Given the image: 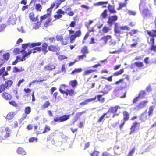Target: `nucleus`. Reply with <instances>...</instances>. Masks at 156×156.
<instances>
[{
	"label": "nucleus",
	"mask_w": 156,
	"mask_h": 156,
	"mask_svg": "<svg viewBox=\"0 0 156 156\" xmlns=\"http://www.w3.org/2000/svg\"><path fill=\"white\" fill-rule=\"evenodd\" d=\"M50 21L51 20L49 19H48L46 21L44 24V26L46 28L48 25H51V23Z\"/></svg>",
	"instance_id": "41"
},
{
	"label": "nucleus",
	"mask_w": 156,
	"mask_h": 156,
	"mask_svg": "<svg viewBox=\"0 0 156 156\" xmlns=\"http://www.w3.org/2000/svg\"><path fill=\"white\" fill-rule=\"evenodd\" d=\"M121 108L120 107L118 106H115L114 107H110L109 108L107 112V114L108 113H115L116 112L118 109H120Z\"/></svg>",
	"instance_id": "8"
},
{
	"label": "nucleus",
	"mask_w": 156,
	"mask_h": 156,
	"mask_svg": "<svg viewBox=\"0 0 156 156\" xmlns=\"http://www.w3.org/2000/svg\"><path fill=\"white\" fill-rule=\"evenodd\" d=\"M151 50L156 52V46L154 44L151 45Z\"/></svg>",
	"instance_id": "64"
},
{
	"label": "nucleus",
	"mask_w": 156,
	"mask_h": 156,
	"mask_svg": "<svg viewBox=\"0 0 156 156\" xmlns=\"http://www.w3.org/2000/svg\"><path fill=\"white\" fill-rule=\"evenodd\" d=\"M56 38L57 41L60 42L62 41L63 40V37L61 35H56Z\"/></svg>",
	"instance_id": "33"
},
{
	"label": "nucleus",
	"mask_w": 156,
	"mask_h": 156,
	"mask_svg": "<svg viewBox=\"0 0 156 156\" xmlns=\"http://www.w3.org/2000/svg\"><path fill=\"white\" fill-rule=\"evenodd\" d=\"M55 68V66L54 64H53L52 63H49L45 66L44 69L46 70H51L54 69Z\"/></svg>",
	"instance_id": "11"
},
{
	"label": "nucleus",
	"mask_w": 156,
	"mask_h": 156,
	"mask_svg": "<svg viewBox=\"0 0 156 156\" xmlns=\"http://www.w3.org/2000/svg\"><path fill=\"white\" fill-rule=\"evenodd\" d=\"M147 115L146 113L142 114L140 117V119L143 121H145L147 119Z\"/></svg>",
	"instance_id": "19"
},
{
	"label": "nucleus",
	"mask_w": 156,
	"mask_h": 156,
	"mask_svg": "<svg viewBox=\"0 0 156 156\" xmlns=\"http://www.w3.org/2000/svg\"><path fill=\"white\" fill-rule=\"evenodd\" d=\"M97 96H95L94 98H91L90 99H87L85 100V101L86 104H87L89 103L92 102L93 101L95 100L96 99Z\"/></svg>",
	"instance_id": "36"
},
{
	"label": "nucleus",
	"mask_w": 156,
	"mask_h": 156,
	"mask_svg": "<svg viewBox=\"0 0 156 156\" xmlns=\"http://www.w3.org/2000/svg\"><path fill=\"white\" fill-rule=\"evenodd\" d=\"M118 17L116 16L115 15L109 17L108 23L109 24H112L113 23L117 20Z\"/></svg>",
	"instance_id": "10"
},
{
	"label": "nucleus",
	"mask_w": 156,
	"mask_h": 156,
	"mask_svg": "<svg viewBox=\"0 0 156 156\" xmlns=\"http://www.w3.org/2000/svg\"><path fill=\"white\" fill-rule=\"evenodd\" d=\"M14 52L16 54H19L20 52H22V54H23V53L24 52H23V50H21L18 48L15 49L14 50ZM25 52H27L25 51Z\"/></svg>",
	"instance_id": "37"
},
{
	"label": "nucleus",
	"mask_w": 156,
	"mask_h": 156,
	"mask_svg": "<svg viewBox=\"0 0 156 156\" xmlns=\"http://www.w3.org/2000/svg\"><path fill=\"white\" fill-rule=\"evenodd\" d=\"M50 105V103L49 101H46L41 106V108L44 110L48 108Z\"/></svg>",
	"instance_id": "21"
},
{
	"label": "nucleus",
	"mask_w": 156,
	"mask_h": 156,
	"mask_svg": "<svg viewBox=\"0 0 156 156\" xmlns=\"http://www.w3.org/2000/svg\"><path fill=\"white\" fill-rule=\"evenodd\" d=\"M14 116V113L11 112L8 113L7 115V118L9 119H12Z\"/></svg>",
	"instance_id": "25"
},
{
	"label": "nucleus",
	"mask_w": 156,
	"mask_h": 156,
	"mask_svg": "<svg viewBox=\"0 0 156 156\" xmlns=\"http://www.w3.org/2000/svg\"><path fill=\"white\" fill-rule=\"evenodd\" d=\"M154 108V106H151L149 108V110L148 112V115L149 116L152 113L153 110Z\"/></svg>",
	"instance_id": "42"
},
{
	"label": "nucleus",
	"mask_w": 156,
	"mask_h": 156,
	"mask_svg": "<svg viewBox=\"0 0 156 156\" xmlns=\"http://www.w3.org/2000/svg\"><path fill=\"white\" fill-rule=\"evenodd\" d=\"M32 52L31 51H29L28 52H24L23 53V55L22 57L20 56H17L16 57V59L15 61H14L12 65H15L18 62L20 61H25L26 59V57L29 55Z\"/></svg>",
	"instance_id": "4"
},
{
	"label": "nucleus",
	"mask_w": 156,
	"mask_h": 156,
	"mask_svg": "<svg viewBox=\"0 0 156 156\" xmlns=\"http://www.w3.org/2000/svg\"><path fill=\"white\" fill-rule=\"evenodd\" d=\"M130 29L129 27L127 26H119V24L116 23L115 24L114 31L115 34H120L123 33V30H128Z\"/></svg>",
	"instance_id": "3"
},
{
	"label": "nucleus",
	"mask_w": 156,
	"mask_h": 156,
	"mask_svg": "<svg viewBox=\"0 0 156 156\" xmlns=\"http://www.w3.org/2000/svg\"><path fill=\"white\" fill-rule=\"evenodd\" d=\"M42 48L41 47V50L43 51V52L45 54L48 51L47 50V47L48 45L46 43H44L42 45Z\"/></svg>",
	"instance_id": "17"
},
{
	"label": "nucleus",
	"mask_w": 156,
	"mask_h": 156,
	"mask_svg": "<svg viewBox=\"0 0 156 156\" xmlns=\"http://www.w3.org/2000/svg\"><path fill=\"white\" fill-rule=\"evenodd\" d=\"M137 124V122H135L132 125L131 128V131L130 133V134H132V133L134 131L135 128L136 127Z\"/></svg>",
	"instance_id": "34"
},
{
	"label": "nucleus",
	"mask_w": 156,
	"mask_h": 156,
	"mask_svg": "<svg viewBox=\"0 0 156 156\" xmlns=\"http://www.w3.org/2000/svg\"><path fill=\"white\" fill-rule=\"evenodd\" d=\"M10 57V54L9 53H6L5 54L3 55V58L6 60H8V59Z\"/></svg>",
	"instance_id": "38"
},
{
	"label": "nucleus",
	"mask_w": 156,
	"mask_h": 156,
	"mask_svg": "<svg viewBox=\"0 0 156 156\" xmlns=\"http://www.w3.org/2000/svg\"><path fill=\"white\" fill-rule=\"evenodd\" d=\"M81 52L83 53V55L85 54H87L88 53V51L87 48L86 46L83 47L81 50Z\"/></svg>",
	"instance_id": "30"
},
{
	"label": "nucleus",
	"mask_w": 156,
	"mask_h": 156,
	"mask_svg": "<svg viewBox=\"0 0 156 156\" xmlns=\"http://www.w3.org/2000/svg\"><path fill=\"white\" fill-rule=\"evenodd\" d=\"M126 5V4L125 3H119V7L117 9V10H119L121 9L122 7H125Z\"/></svg>",
	"instance_id": "52"
},
{
	"label": "nucleus",
	"mask_w": 156,
	"mask_h": 156,
	"mask_svg": "<svg viewBox=\"0 0 156 156\" xmlns=\"http://www.w3.org/2000/svg\"><path fill=\"white\" fill-rule=\"evenodd\" d=\"M18 31L22 33H25V31L23 29V27H21L20 28H17Z\"/></svg>",
	"instance_id": "59"
},
{
	"label": "nucleus",
	"mask_w": 156,
	"mask_h": 156,
	"mask_svg": "<svg viewBox=\"0 0 156 156\" xmlns=\"http://www.w3.org/2000/svg\"><path fill=\"white\" fill-rule=\"evenodd\" d=\"M31 112V108L30 107H27L25 108V112L27 114H29Z\"/></svg>",
	"instance_id": "45"
},
{
	"label": "nucleus",
	"mask_w": 156,
	"mask_h": 156,
	"mask_svg": "<svg viewBox=\"0 0 156 156\" xmlns=\"http://www.w3.org/2000/svg\"><path fill=\"white\" fill-rule=\"evenodd\" d=\"M124 69H120V70L116 72H115L113 74V76H118L119 75H120L123 72Z\"/></svg>",
	"instance_id": "28"
},
{
	"label": "nucleus",
	"mask_w": 156,
	"mask_h": 156,
	"mask_svg": "<svg viewBox=\"0 0 156 156\" xmlns=\"http://www.w3.org/2000/svg\"><path fill=\"white\" fill-rule=\"evenodd\" d=\"M134 64L137 67H140L144 66V64L142 62H135Z\"/></svg>",
	"instance_id": "44"
},
{
	"label": "nucleus",
	"mask_w": 156,
	"mask_h": 156,
	"mask_svg": "<svg viewBox=\"0 0 156 156\" xmlns=\"http://www.w3.org/2000/svg\"><path fill=\"white\" fill-rule=\"evenodd\" d=\"M113 76V75L111 76H110L108 78L105 77H101V79H105L109 81H112V77Z\"/></svg>",
	"instance_id": "50"
},
{
	"label": "nucleus",
	"mask_w": 156,
	"mask_h": 156,
	"mask_svg": "<svg viewBox=\"0 0 156 156\" xmlns=\"http://www.w3.org/2000/svg\"><path fill=\"white\" fill-rule=\"evenodd\" d=\"M48 15L47 14L44 15L43 16H41V21L42 20H44L46 19Z\"/></svg>",
	"instance_id": "62"
},
{
	"label": "nucleus",
	"mask_w": 156,
	"mask_h": 156,
	"mask_svg": "<svg viewBox=\"0 0 156 156\" xmlns=\"http://www.w3.org/2000/svg\"><path fill=\"white\" fill-rule=\"evenodd\" d=\"M37 138L34 137H31L30 138L29 140V141L30 142H33L34 140H36V142H37Z\"/></svg>",
	"instance_id": "60"
},
{
	"label": "nucleus",
	"mask_w": 156,
	"mask_h": 156,
	"mask_svg": "<svg viewBox=\"0 0 156 156\" xmlns=\"http://www.w3.org/2000/svg\"><path fill=\"white\" fill-rule=\"evenodd\" d=\"M109 45L112 46H114L116 44V42L115 40H111L109 42Z\"/></svg>",
	"instance_id": "53"
},
{
	"label": "nucleus",
	"mask_w": 156,
	"mask_h": 156,
	"mask_svg": "<svg viewBox=\"0 0 156 156\" xmlns=\"http://www.w3.org/2000/svg\"><path fill=\"white\" fill-rule=\"evenodd\" d=\"M74 91L72 89L66 90L65 91V94L67 95H69V96H71L74 94Z\"/></svg>",
	"instance_id": "18"
},
{
	"label": "nucleus",
	"mask_w": 156,
	"mask_h": 156,
	"mask_svg": "<svg viewBox=\"0 0 156 156\" xmlns=\"http://www.w3.org/2000/svg\"><path fill=\"white\" fill-rule=\"evenodd\" d=\"M95 70L90 69L85 71L83 73V75H88L92 73L93 72L95 71Z\"/></svg>",
	"instance_id": "24"
},
{
	"label": "nucleus",
	"mask_w": 156,
	"mask_h": 156,
	"mask_svg": "<svg viewBox=\"0 0 156 156\" xmlns=\"http://www.w3.org/2000/svg\"><path fill=\"white\" fill-rule=\"evenodd\" d=\"M17 153L19 154L22 155L26 154V152L24 151L23 149L22 148L19 147L17 150Z\"/></svg>",
	"instance_id": "15"
},
{
	"label": "nucleus",
	"mask_w": 156,
	"mask_h": 156,
	"mask_svg": "<svg viewBox=\"0 0 156 156\" xmlns=\"http://www.w3.org/2000/svg\"><path fill=\"white\" fill-rule=\"evenodd\" d=\"M135 150V147H133L130 150L127 156H132L134 153Z\"/></svg>",
	"instance_id": "39"
},
{
	"label": "nucleus",
	"mask_w": 156,
	"mask_h": 156,
	"mask_svg": "<svg viewBox=\"0 0 156 156\" xmlns=\"http://www.w3.org/2000/svg\"><path fill=\"white\" fill-rule=\"evenodd\" d=\"M13 83V81L11 80H9L6 81L4 84L5 86V87L6 88V89H8L12 85Z\"/></svg>",
	"instance_id": "12"
},
{
	"label": "nucleus",
	"mask_w": 156,
	"mask_h": 156,
	"mask_svg": "<svg viewBox=\"0 0 156 156\" xmlns=\"http://www.w3.org/2000/svg\"><path fill=\"white\" fill-rule=\"evenodd\" d=\"M82 71V69L81 68H76L72 71L71 74H73L75 73H80Z\"/></svg>",
	"instance_id": "32"
},
{
	"label": "nucleus",
	"mask_w": 156,
	"mask_h": 156,
	"mask_svg": "<svg viewBox=\"0 0 156 156\" xmlns=\"http://www.w3.org/2000/svg\"><path fill=\"white\" fill-rule=\"evenodd\" d=\"M29 17L30 19L33 21H37L38 20L37 16L36 18H34V13H31L30 14Z\"/></svg>",
	"instance_id": "27"
},
{
	"label": "nucleus",
	"mask_w": 156,
	"mask_h": 156,
	"mask_svg": "<svg viewBox=\"0 0 156 156\" xmlns=\"http://www.w3.org/2000/svg\"><path fill=\"white\" fill-rule=\"evenodd\" d=\"M77 81L76 80L71 81L69 83V84H70L73 87H74L77 85Z\"/></svg>",
	"instance_id": "29"
},
{
	"label": "nucleus",
	"mask_w": 156,
	"mask_h": 156,
	"mask_svg": "<svg viewBox=\"0 0 156 156\" xmlns=\"http://www.w3.org/2000/svg\"><path fill=\"white\" fill-rule=\"evenodd\" d=\"M55 46H50L48 47V49L50 51H54L55 50Z\"/></svg>",
	"instance_id": "58"
},
{
	"label": "nucleus",
	"mask_w": 156,
	"mask_h": 156,
	"mask_svg": "<svg viewBox=\"0 0 156 156\" xmlns=\"http://www.w3.org/2000/svg\"><path fill=\"white\" fill-rule=\"evenodd\" d=\"M9 128L8 127L0 128V142H2L3 140L9 136Z\"/></svg>",
	"instance_id": "1"
},
{
	"label": "nucleus",
	"mask_w": 156,
	"mask_h": 156,
	"mask_svg": "<svg viewBox=\"0 0 156 156\" xmlns=\"http://www.w3.org/2000/svg\"><path fill=\"white\" fill-rule=\"evenodd\" d=\"M2 96L5 99H10L11 98V95L6 93H3V94Z\"/></svg>",
	"instance_id": "23"
},
{
	"label": "nucleus",
	"mask_w": 156,
	"mask_h": 156,
	"mask_svg": "<svg viewBox=\"0 0 156 156\" xmlns=\"http://www.w3.org/2000/svg\"><path fill=\"white\" fill-rule=\"evenodd\" d=\"M149 43L151 45L154 44V39L153 37H151L150 39V41L149 42Z\"/></svg>",
	"instance_id": "61"
},
{
	"label": "nucleus",
	"mask_w": 156,
	"mask_h": 156,
	"mask_svg": "<svg viewBox=\"0 0 156 156\" xmlns=\"http://www.w3.org/2000/svg\"><path fill=\"white\" fill-rule=\"evenodd\" d=\"M76 37H80L81 35V32L80 30H78L74 34Z\"/></svg>",
	"instance_id": "55"
},
{
	"label": "nucleus",
	"mask_w": 156,
	"mask_h": 156,
	"mask_svg": "<svg viewBox=\"0 0 156 156\" xmlns=\"http://www.w3.org/2000/svg\"><path fill=\"white\" fill-rule=\"evenodd\" d=\"M124 116V120L125 121L127 120L129 118V115L126 111H124L123 112Z\"/></svg>",
	"instance_id": "22"
},
{
	"label": "nucleus",
	"mask_w": 156,
	"mask_h": 156,
	"mask_svg": "<svg viewBox=\"0 0 156 156\" xmlns=\"http://www.w3.org/2000/svg\"><path fill=\"white\" fill-rule=\"evenodd\" d=\"M42 9L41 5L39 4H37L36 5V9L37 11H41Z\"/></svg>",
	"instance_id": "46"
},
{
	"label": "nucleus",
	"mask_w": 156,
	"mask_h": 156,
	"mask_svg": "<svg viewBox=\"0 0 156 156\" xmlns=\"http://www.w3.org/2000/svg\"><path fill=\"white\" fill-rule=\"evenodd\" d=\"M76 37L75 35L74 34H72L70 36V41L71 43H73V41L75 39Z\"/></svg>",
	"instance_id": "51"
},
{
	"label": "nucleus",
	"mask_w": 156,
	"mask_h": 156,
	"mask_svg": "<svg viewBox=\"0 0 156 156\" xmlns=\"http://www.w3.org/2000/svg\"><path fill=\"white\" fill-rule=\"evenodd\" d=\"M148 102L147 100L142 101L137 105L135 108V110H139L145 107Z\"/></svg>",
	"instance_id": "7"
},
{
	"label": "nucleus",
	"mask_w": 156,
	"mask_h": 156,
	"mask_svg": "<svg viewBox=\"0 0 156 156\" xmlns=\"http://www.w3.org/2000/svg\"><path fill=\"white\" fill-rule=\"evenodd\" d=\"M50 130V128L49 126L47 125H46L44 130L43 132V133H44L47 132Z\"/></svg>",
	"instance_id": "48"
},
{
	"label": "nucleus",
	"mask_w": 156,
	"mask_h": 156,
	"mask_svg": "<svg viewBox=\"0 0 156 156\" xmlns=\"http://www.w3.org/2000/svg\"><path fill=\"white\" fill-rule=\"evenodd\" d=\"M112 88V87L110 85H106L104 88V90L103 91H101L100 92L103 93V95L106 94L108 91L110 90Z\"/></svg>",
	"instance_id": "9"
},
{
	"label": "nucleus",
	"mask_w": 156,
	"mask_h": 156,
	"mask_svg": "<svg viewBox=\"0 0 156 156\" xmlns=\"http://www.w3.org/2000/svg\"><path fill=\"white\" fill-rule=\"evenodd\" d=\"M102 156H115V155H112L109 153L105 152L103 153Z\"/></svg>",
	"instance_id": "56"
},
{
	"label": "nucleus",
	"mask_w": 156,
	"mask_h": 156,
	"mask_svg": "<svg viewBox=\"0 0 156 156\" xmlns=\"http://www.w3.org/2000/svg\"><path fill=\"white\" fill-rule=\"evenodd\" d=\"M102 95H98L97 96L98 100L100 102L103 103L104 101V98L102 97Z\"/></svg>",
	"instance_id": "40"
},
{
	"label": "nucleus",
	"mask_w": 156,
	"mask_h": 156,
	"mask_svg": "<svg viewBox=\"0 0 156 156\" xmlns=\"http://www.w3.org/2000/svg\"><path fill=\"white\" fill-rule=\"evenodd\" d=\"M114 153L115 154H119L122 152V150L118 146H115L114 147Z\"/></svg>",
	"instance_id": "14"
},
{
	"label": "nucleus",
	"mask_w": 156,
	"mask_h": 156,
	"mask_svg": "<svg viewBox=\"0 0 156 156\" xmlns=\"http://www.w3.org/2000/svg\"><path fill=\"white\" fill-rule=\"evenodd\" d=\"M6 89L5 87V86L4 84L0 85V93L4 91Z\"/></svg>",
	"instance_id": "49"
},
{
	"label": "nucleus",
	"mask_w": 156,
	"mask_h": 156,
	"mask_svg": "<svg viewBox=\"0 0 156 156\" xmlns=\"http://www.w3.org/2000/svg\"><path fill=\"white\" fill-rule=\"evenodd\" d=\"M70 115H65L61 117H56L54 119V121L58 122L66 121L69 119Z\"/></svg>",
	"instance_id": "5"
},
{
	"label": "nucleus",
	"mask_w": 156,
	"mask_h": 156,
	"mask_svg": "<svg viewBox=\"0 0 156 156\" xmlns=\"http://www.w3.org/2000/svg\"><path fill=\"white\" fill-rule=\"evenodd\" d=\"M140 99H141L138 96L137 97H136L133 99V103H136L137 101H139Z\"/></svg>",
	"instance_id": "57"
},
{
	"label": "nucleus",
	"mask_w": 156,
	"mask_h": 156,
	"mask_svg": "<svg viewBox=\"0 0 156 156\" xmlns=\"http://www.w3.org/2000/svg\"><path fill=\"white\" fill-rule=\"evenodd\" d=\"M110 6H111V5L109 4L108 5V9L109 12L111 13H116V11L115 10H114V9H110Z\"/></svg>",
	"instance_id": "54"
},
{
	"label": "nucleus",
	"mask_w": 156,
	"mask_h": 156,
	"mask_svg": "<svg viewBox=\"0 0 156 156\" xmlns=\"http://www.w3.org/2000/svg\"><path fill=\"white\" fill-rule=\"evenodd\" d=\"M99 153V152L97 151H94L92 154H91V156H97Z\"/></svg>",
	"instance_id": "63"
},
{
	"label": "nucleus",
	"mask_w": 156,
	"mask_h": 156,
	"mask_svg": "<svg viewBox=\"0 0 156 156\" xmlns=\"http://www.w3.org/2000/svg\"><path fill=\"white\" fill-rule=\"evenodd\" d=\"M106 115L107 113H104L103 115L98 120V122H101L104 119L105 116Z\"/></svg>",
	"instance_id": "47"
},
{
	"label": "nucleus",
	"mask_w": 156,
	"mask_h": 156,
	"mask_svg": "<svg viewBox=\"0 0 156 156\" xmlns=\"http://www.w3.org/2000/svg\"><path fill=\"white\" fill-rule=\"evenodd\" d=\"M111 37L110 35H107L101 38V39L103 40L105 42V44H106L107 43V41L108 40L110 39Z\"/></svg>",
	"instance_id": "26"
},
{
	"label": "nucleus",
	"mask_w": 156,
	"mask_h": 156,
	"mask_svg": "<svg viewBox=\"0 0 156 156\" xmlns=\"http://www.w3.org/2000/svg\"><path fill=\"white\" fill-rule=\"evenodd\" d=\"M107 10H105L101 14V16H102L103 18H105L107 16Z\"/></svg>",
	"instance_id": "43"
},
{
	"label": "nucleus",
	"mask_w": 156,
	"mask_h": 156,
	"mask_svg": "<svg viewBox=\"0 0 156 156\" xmlns=\"http://www.w3.org/2000/svg\"><path fill=\"white\" fill-rule=\"evenodd\" d=\"M41 44V43L40 42L32 43V44L29 43L26 44H23L22 45V48L23 49V50H22L23 51V52H24V50L27 47H29L30 48H31L36 46H40Z\"/></svg>",
	"instance_id": "6"
},
{
	"label": "nucleus",
	"mask_w": 156,
	"mask_h": 156,
	"mask_svg": "<svg viewBox=\"0 0 156 156\" xmlns=\"http://www.w3.org/2000/svg\"><path fill=\"white\" fill-rule=\"evenodd\" d=\"M66 86L67 87V86L65 84H62L60 85L59 91L61 93L63 94H65V91L63 90V89H64L65 87Z\"/></svg>",
	"instance_id": "20"
},
{
	"label": "nucleus",
	"mask_w": 156,
	"mask_h": 156,
	"mask_svg": "<svg viewBox=\"0 0 156 156\" xmlns=\"http://www.w3.org/2000/svg\"><path fill=\"white\" fill-rule=\"evenodd\" d=\"M138 96L141 99L147 98V97L146 93L143 90L140 91Z\"/></svg>",
	"instance_id": "13"
},
{
	"label": "nucleus",
	"mask_w": 156,
	"mask_h": 156,
	"mask_svg": "<svg viewBox=\"0 0 156 156\" xmlns=\"http://www.w3.org/2000/svg\"><path fill=\"white\" fill-rule=\"evenodd\" d=\"M108 2L107 1L105 2H99L95 4L94 5L96 6L102 5L103 7H105L106 6V5L108 4Z\"/></svg>",
	"instance_id": "16"
},
{
	"label": "nucleus",
	"mask_w": 156,
	"mask_h": 156,
	"mask_svg": "<svg viewBox=\"0 0 156 156\" xmlns=\"http://www.w3.org/2000/svg\"><path fill=\"white\" fill-rule=\"evenodd\" d=\"M41 24L40 22H37V23H34L33 24V28L34 29H37L39 27V26Z\"/></svg>",
	"instance_id": "35"
},
{
	"label": "nucleus",
	"mask_w": 156,
	"mask_h": 156,
	"mask_svg": "<svg viewBox=\"0 0 156 156\" xmlns=\"http://www.w3.org/2000/svg\"><path fill=\"white\" fill-rule=\"evenodd\" d=\"M144 2H141L139 5V9L142 16L145 17L146 16H150L151 14L150 13L148 9L144 7Z\"/></svg>",
	"instance_id": "2"
},
{
	"label": "nucleus",
	"mask_w": 156,
	"mask_h": 156,
	"mask_svg": "<svg viewBox=\"0 0 156 156\" xmlns=\"http://www.w3.org/2000/svg\"><path fill=\"white\" fill-rule=\"evenodd\" d=\"M110 30V28L108 27L105 26L103 28L102 30V32L104 33H108Z\"/></svg>",
	"instance_id": "31"
}]
</instances>
